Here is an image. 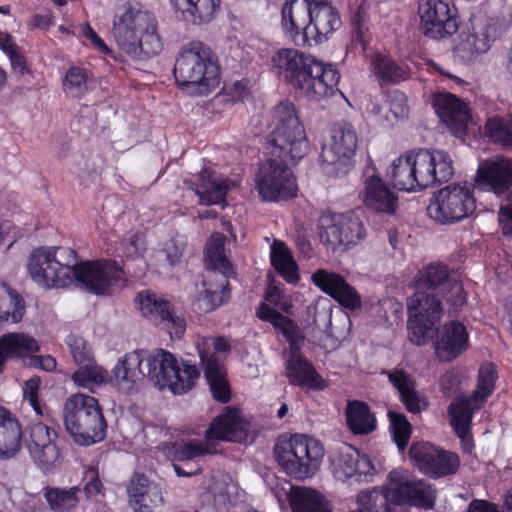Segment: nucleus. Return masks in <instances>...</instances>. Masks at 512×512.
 <instances>
[{
    "label": "nucleus",
    "mask_w": 512,
    "mask_h": 512,
    "mask_svg": "<svg viewBox=\"0 0 512 512\" xmlns=\"http://www.w3.org/2000/svg\"><path fill=\"white\" fill-rule=\"evenodd\" d=\"M365 237V226L353 211L331 215L329 224L320 232L322 243L332 251L340 246L349 248Z\"/></svg>",
    "instance_id": "dca6fc26"
},
{
    "label": "nucleus",
    "mask_w": 512,
    "mask_h": 512,
    "mask_svg": "<svg viewBox=\"0 0 512 512\" xmlns=\"http://www.w3.org/2000/svg\"><path fill=\"white\" fill-rule=\"evenodd\" d=\"M416 387L413 386L398 396L406 410L412 414H418L429 407L427 397L418 392Z\"/></svg>",
    "instance_id": "6e6d98bb"
},
{
    "label": "nucleus",
    "mask_w": 512,
    "mask_h": 512,
    "mask_svg": "<svg viewBox=\"0 0 512 512\" xmlns=\"http://www.w3.org/2000/svg\"><path fill=\"white\" fill-rule=\"evenodd\" d=\"M68 247L38 248L28 261L31 278L42 287L60 288L75 283L95 295H107L123 286V270L115 261L77 262Z\"/></svg>",
    "instance_id": "f03ea898"
},
{
    "label": "nucleus",
    "mask_w": 512,
    "mask_h": 512,
    "mask_svg": "<svg viewBox=\"0 0 512 512\" xmlns=\"http://www.w3.org/2000/svg\"><path fill=\"white\" fill-rule=\"evenodd\" d=\"M250 429L251 424L241 410L225 407L210 423L205 431V439L210 442L222 440L243 443L247 440Z\"/></svg>",
    "instance_id": "412c9836"
},
{
    "label": "nucleus",
    "mask_w": 512,
    "mask_h": 512,
    "mask_svg": "<svg viewBox=\"0 0 512 512\" xmlns=\"http://www.w3.org/2000/svg\"><path fill=\"white\" fill-rule=\"evenodd\" d=\"M25 312L24 300L5 284L0 286V323L11 319L13 323L22 320Z\"/></svg>",
    "instance_id": "c03bdc74"
},
{
    "label": "nucleus",
    "mask_w": 512,
    "mask_h": 512,
    "mask_svg": "<svg viewBox=\"0 0 512 512\" xmlns=\"http://www.w3.org/2000/svg\"><path fill=\"white\" fill-rule=\"evenodd\" d=\"M231 348L230 344L226 340V338L222 336H214V337H205L202 339L201 343L197 344L198 353L200 351H204L209 355H216V352H227Z\"/></svg>",
    "instance_id": "bf43d9fd"
},
{
    "label": "nucleus",
    "mask_w": 512,
    "mask_h": 512,
    "mask_svg": "<svg viewBox=\"0 0 512 512\" xmlns=\"http://www.w3.org/2000/svg\"><path fill=\"white\" fill-rule=\"evenodd\" d=\"M112 372L127 391L147 377L160 390L167 388L178 395L190 391L200 376L196 365L185 360L179 362L174 354L164 349L127 353L119 359Z\"/></svg>",
    "instance_id": "7ed1b4c3"
},
{
    "label": "nucleus",
    "mask_w": 512,
    "mask_h": 512,
    "mask_svg": "<svg viewBox=\"0 0 512 512\" xmlns=\"http://www.w3.org/2000/svg\"><path fill=\"white\" fill-rule=\"evenodd\" d=\"M257 315L260 319L270 322L275 327L282 328L289 321L287 317L264 303L260 305Z\"/></svg>",
    "instance_id": "69168bd1"
},
{
    "label": "nucleus",
    "mask_w": 512,
    "mask_h": 512,
    "mask_svg": "<svg viewBox=\"0 0 512 512\" xmlns=\"http://www.w3.org/2000/svg\"><path fill=\"white\" fill-rule=\"evenodd\" d=\"M487 137L494 143L512 147V115L507 118H490L485 125Z\"/></svg>",
    "instance_id": "de8ad7c7"
},
{
    "label": "nucleus",
    "mask_w": 512,
    "mask_h": 512,
    "mask_svg": "<svg viewBox=\"0 0 512 512\" xmlns=\"http://www.w3.org/2000/svg\"><path fill=\"white\" fill-rule=\"evenodd\" d=\"M57 438L56 430L42 422L30 426L29 453L37 466L43 471H50L59 459L60 452L56 444Z\"/></svg>",
    "instance_id": "5701e85b"
},
{
    "label": "nucleus",
    "mask_w": 512,
    "mask_h": 512,
    "mask_svg": "<svg viewBox=\"0 0 512 512\" xmlns=\"http://www.w3.org/2000/svg\"><path fill=\"white\" fill-rule=\"evenodd\" d=\"M217 453V448L210 441L174 442L166 447V454L174 461H191L196 458Z\"/></svg>",
    "instance_id": "79ce46f5"
},
{
    "label": "nucleus",
    "mask_w": 512,
    "mask_h": 512,
    "mask_svg": "<svg viewBox=\"0 0 512 512\" xmlns=\"http://www.w3.org/2000/svg\"><path fill=\"white\" fill-rule=\"evenodd\" d=\"M433 108L456 137H462L468 128L470 112L467 104L452 93H438L433 99Z\"/></svg>",
    "instance_id": "393cba45"
},
{
    "label": "nucleus",
    "mask_w": 512,
    "mask_h": 512,
    "mask_svg": "<svg viewBox=\"0 0 512 512\" xmlns=\"http://www.w3.org/2000/svg\"><path fill=\"white\" fill-rule=\"evenodd\" d=\"M112 35L119 49L132 59H147L162 50L155 16L130 3L117 8Z\"/></svg>",
    "instance_id": "423d86ee"
},
{
    "label": "nucleus",
    "mask_w": 512,
    "mask_h": 512,
    "mask_svg": "<svg viewBox=\"0 0 512 512\" xmlns=\"http://www.w3.org/2000/svg\"><path fill=\"white\" fill-rule=\"evenodd\" d=\"M272 63L283 81L307 98L320 100L338 91L340 72L337 66L324 63L311 54L293 48H282Z\"/></svg>",
    "instance_id": "20e7f679"
},
{
    "label": "nucleus",
    "mask_w": 512,
    "mask_h": 512,
    "mask_svg": "<svg viewBox=\"0 0 512 512\" xmlns=\"http://www.w3.org/2000/svg\"><path fill=\"white\" fill-rule=\"evenodd\" d=\"M65 342L76 365L87 363V361L93 359L90 348L87 347L85 339L81 336L70 334L66 337Z\"/></svg>",
    "instance_id": "4d7b16f0"
},
{
    "label": "nucleus",
    "mask_w": 512,
    "mask_h": 512,
    "mask_svg": "<svg viewBox=\"0 0 512 512\" xmlns=\"http://www.w3.org/2000/svg\"><path fill=\"white\" fill-rule=\"evenodd\" d=\"M274 456L287 475L304 480L312 477L319 469L324 449L317 440L303 434H295L277 440Z\"/></svg>",
    "instance_id": "9d476101"
},
{
    "label": "nucleus",
    "mask_w": 512,
    "mask_h": 512,
    "mask_svg": "<svg viewBox=\"0 0 512 512\" xmlns=\"http://www.w3.org/2000/svg\"><path fill=\"white\" fill-rule=\"evenodd\" d=\"M140 310L145 317L157 322L166 329L171 336L180 338L185 330V319L178 315L174 306L150 291H142L137 295Z\"/></svg>",
    "instance_id": "a211bd4d"
},
{
    "label": "nucleus",
    "mask_w": 512,
    "mask_h": 512,
    "mask_svg": "<svg viewBox=\"0 0 512 512\" xmlns=\"http://www.w3.org/2000/svg\"><path fill=\"white\" fill-rule=\"evenodd\" d=\"M484 402L471 394L470 396L459 395L450 403L448 415L452 428L464 430L471 427L474 414L479 411Z\"/></svg>",
    "instance_id": "f704fd0d"
},
{
    "label": "nucleus",
    "mask_w": 512,
    "mask_h": 512,
    "mask_svg": "<svg viewBox=\"0 0 512 512\" xmlns=\"http://www.w3.org/2000/svg\"><path fill=\"white\" fill-rule=\"evenodd\" d=\"M469 346V335L458 321L445 323L434 342L435 352L441 361L450 362L459 357Z\"/></svg>",
    "instance_id": "cd10ccee"
},
{
    "label": "nucleus",
    "mask_w": 512,
    "mask_h": 512,
    "mask_svg": "<svg viewBox=\"0 0 512 512\" xmlns=\"http://www.w3.org/2000/svg\"><path fill=\"white\" fill-rule=\"evenodd\" d=\"M63 420L67 432L80 446H90L106 436V420L92 396L77 393L69 397L63 407Z\"/></svg>",
    "instance_id": "1a4fd4ad"
},
{
    "label": "nucleus",
    "mask_w": 512,
    "mask_h": 512,
    "mask_svg": "<svg viewBox=\"0 0 512 512\" xmlns=\"http://www.w3.org/2000/svg\"><path fill=\"white\" fill-rule=\"evenodd\" d=\"M392 184L402 191H417V177H415L411 153L398 157L392 162L388 172Z\"/></svg>",
    "instance_id": "37998d69"
},
{
    "label": "nucleus",
    "mask_w": 512,
    "mask_h": 512,
    "mask_svg": "<svg viewBox=\"0 0 512 512\" xmlns=\"http://www.w3.org/2000/svg\"><path fill=\"white\" fill-rule=\"evenodd\" d=\"M285 375L289 384L309 390H323L325 382L314 366L302 354L289 355L285 362Z\"/></svg>",
    "instance_id": "c756f323"
},
{
    "label": "nucleus",
    "mask_w": 512,
    "mask_h": 512,
    "mask_svg": "<svg viewBox=\"0 0 512 512\" xmlns=\"http://www.w3.org/2000/svg\"><path fill=\"white\" fill-rule=\"evenodd\" d=\"M271 264L275 270L288 282L296 283L299 280V270L287 245L274 240L270 247Z\"/></svg>",
    "instance_id": "ea45409f"
},
{
    "label": "nucleus",
    "mask_w": 512,
    "mask_h": 512,
    "mask_svg": "<svg viewBox=\"0 0 512 512\" xmlns=\"http://www.w3.org/2000/svg\"><path fill=\"white\" fill-rule=\"evenodd\" d=\"M409 318L407 322L409 340L420 346L427 343L434 335L435 325L441 318L443 308L436 302L418 305L408 301Z\"/></svg>",
    "instance_id": "b1692460"
},
{
    "label": "nucleus",
    "mask_w": 512,
    "mask_h": 512,
    "mask_svg": "<svg viewBox=\"0 0 512 512\" xmlns=\"http://www.w3.org/2000/svg\"><path fill=\"white\" fill-rule=\"evenodd\" d=\"M357 144V134L352 125L345 123L335 127L331 142L322 147L320 154L323 171L334 176L347 173Z\"/></svg>",
    "instance_id": "f8f14e48"
},
{
    "label": "nucleus",
    "mask_w": 512,
    "mask_h": 512,
    "mask_svg": "<svg viewBox=\"0 0 512 512\" xmlns=\"http://www.w3.org/2000/svg\"><path fill=\"white\" fill-rule=\"evenodd\" d=\"M436 490L422 479H411L400 487H390L384 492V499L395 505L409 504L431 509L435 504Z\"/></svg>",
    "instance_id": "a878e982"
},
{
    "label": "nucleus",
    "mask_w": 512,
    "mask_h": 512,
    "mask_svg": "<svg viewBox=\"0 0 512 512\" xmlns=\"http://www.w3.org/2000/svg\"><path fill=\"white\" fill-rule=\"evenodd\" d=\"M380 374L388 378L389 383L397 391L398 396L413 386H417L415 378L402 368L384 369Z\"/></svg>",
    "instance_id": "5fc2aeb1"
},
{
    "label": "nucleus",
    "mask_w": 512,
    "mask_h": 512,
    "mask_svg": "<svg viewBox=\"0 0 512 512\" xmlns=\"http://www.w3.org/2000/svg\"><path fill=\"white\" fill-rule=\"evenodd\" d=\"M205 263L208 269L219 272L221 279L228 284L227 277L232 273L230 261L225 256V237L221 233L213 234L205 247Z\"/></svg>",
    "instance_id": "4c0bfd02"
},
{
    "label": "nucleus",
    "mask_w": 512,
    "mask_h": 512,
    "mask_svg": "<svg viewBox=\"0 0 512 512\" xmlns=\"http://www.w3.org/2000/svg\"><path fill=\"white\" fill-rule=\"evenodd\" d=\"M331 470L336 480L352 484L366 481L374 472V466L367 455L347 446L331 457Z\"/></svg>",
    "instance_id": "6ab92c4d"
},
{
    "label": "nucleus",
    "mask_w": 512,
    "mask_h": 512,
    "mask_svg": "<svg viewBox=\"0 0 512 512\" xmlns=\"http://www.w3.org/2000/svg\"><path fill=\"white\" fill-rule=\"evenodd\" d=\"M200 360L204 368V376L210 386L213 398L218 402L227 403L231 398L230 388L225 378L224 366L215 355L200 351Z\"/></svg>",
    "instance_id": "2f4dec72"
},
{
    "label": "nucleus",
    "mask_w": 512,
    "mask_h": 512,
    "mask_svg": "<svg viewBox=\"0 0 512 512\" xmlns=\"http://www.w3.org/2000/svg\"><path fill=\"white\" fill-rule=\"evenodd\" d=\"M249 81L242 79L235 81L232 85L226 87V94L230 96L232 102H243L250 97Z\"/></svg>",
    "instance_id": "0e129e2a"
},
{
    "label": "nucleus",
    "mask_w": 512,
    "mask_h": 512,
    "mask_svg": "<svg viewBox=\"0 0 512 512\" xmlns=\"http://www.w3.org/2000/svg\"><path fill=\"white\" fill-rule=\"evenodd\" d=\"M475 188L492 191L498 197L512 200V160L495 158L479 165Z\"/></svg>",
    "instance_id": "f3484780"
},
{
    "label": "nucleus",
    "mask_w": 512,
    "mask_h": 512,
    "mask_svg": "<svg viewBox=\"0 0 512 512\" xmlns=\"http://www.w3.org/2000/svg\"><path fill=\"white\" fill-rule=\"evenodd\" d=\"M42 491L50 508L55 512H63L77 506L79 502L78 494L81 490L79 487L74 486L69 489L44 487Z\"/></svg>",
    "instance_id": "a18cd8bd"
},
{
    "label": "nucleus",
    "mask_w": 512,
    "mask_h": 512,
    "mask_svg": "<svg viewBox=\"0 0 512 512\" xmlns=\"http://www.w3.org/2000/svg\"><path fill=\"white\" fill-rule=\"evenodd\" d=\"M184 184L199 197L200 205L226 207V196L231 182L216 171L208 168L202 169L189 180L185 179Z\"/></svg>",
    "instance_id": "4be33fe9"
},
{
    "label": "nucleus",
    "mask_w": 512,
    "mask_h": 512,
    "mask_svg": "<svg viewBox=\"0 0 512 512\" xmlns=\"http://www.w3.org/2000/svg\"><path fill=\"white\" fill-rule=\"evenodd\" d=\"M273 130L267 137L270 157L263 162L256 174V190L264 201L276 202L296 196L297 184L290 169L308 151L305 129L295 106L282 101L272 113Z\"/></svg>",
    "instance_id": "f257e3e1"
},
{
    "label": "nucleus",
    "mask_w": 512,
    "mask_h": 512,
    "mask_svg": "<svg viewBox=\"0 0 512 512\" xmlns=\"http://www.w3.org/2000/svg\"><path fill=\"white\" fill-rule=\"evenodd\" d=\"M381 500L385 504V512H390L389 503L385 501L384 494L380 495L376 490L362 491L357 495L355 509L349 512H379L378 501Z\"/></svg>",
    "instance_id": "864d4df0"
},
{
    "label": "nucleus",
    "mask_w": 512,
    "mask_h": 512,
    "mask_svg": "<svg viewBox=\"0 0 512 512\" xmlns=\"http://www.w3.org/2000/svg\"><path fill=\"white\" fill-rule=\"evenodd\" d=\"M173 74L178 87L191 96L209 95L221 80L217 55L210 46L198 40L181 47Z\"/></svg>",
    "instance_id": "0eeeda50"
},
{
    "label": "nucleus",
    "mask_w": 512,
    "mask_h": 512,
    "mask_svg": "<svg viewBox=\"0 0 512 512\" xmlns=\"http://www.w3.org/2000/svg\"><path fill=\"white\" fill-rule=\"evenodd\" d=\"M289 501L294 512H331L323 496L307 487H292Z\"/></svg>",
    "instance_id": "a19ab883"
},
{
    "label": "nucleus",
    "mask_w": 512,
    "mask_h": 512,
    "mask_svg": "<svg viewBox=\"0 0 512 512\" xmlns=\"http://www.w3.org/2000/svg\"><path fill=\"white\" fill-rule=\"evenodd\" d=\"M38 341L25 333H8L0 337V371L9 359H22L39 351Z\"/></svg>",
    "instance_id": "72a5a7b5"
},
{
    "label": "nucleus",
    "mask_w": 512,
    "mask_h": 512,
    "mask_svg": "<svg viewBox=\"0 0 512 512\" xmlns=\"http://www.w3.org/2000/svg\"><path fill=\"white\" fill-rule=\"evenodd\" d=\"M414 293L409 298L418 305L436 302L442 307V299L450 303L449 313L456 314L466 303V293L457 280L449 276L448 267L440 262L430 263L420 269L413 281Z\"/></svg>",
    "instance_id": "6e6552de"
},
{
    "label": "nucleus",
    "mask_w": 512,
    "mask_h": 512,
    "mask_svg": "<svg viewBox=\"0 0 512 512\" xmlns=\"http://www.w3.org/2000/svg\"><path fill=\"white\" fill-rule=\"evenodd\" d=\"M346 422L354 435H367L376 429L375 415L362 401H349L345 410Z\"/></svg>",
    "instance_id": "c9c22d12"
},
{
    "label": "nucleus",
    "mask_w": 512,
    "mask_h": 512,
    "mask_svg": "<svg viewBox=\"0 0 512 512\" xmlns=\"http://www.w3.org/2000/svg\"><path fill=\"white\" fill-rule=\"evenodd\" d=\"M498 222L503 235L512 237V204L500 206Z\"/></svg>",
    "instance_id": "774afa93"
},
{
    "label": "nucleus",
    "mask_w": 512,
    "mask_h": 512,
    "mask_svg": "<svg viewBox=\"0 0 512 512\" xmlns=\"http://www.w3.org/2000/svg\"><path fill=\"white\" fill-rule=\"evenodd\" d=\"M312 283L345 309L354 311L361 307V295L345 277L332 270L320 268L311 275Z\"/></svg>",
    "instance_id": "aec40b11"
},
{
    "label": "nucleus",
    "mask_w": 512,
    "mask_h": 512,
    "mask_svg": "<svg viewBox=\"0 0 512 512\" xmlns=\"http://www.w3.org/2000/svg\"><path fill=\"white\" fill-rule=\"evenodd\" d=\"M282 27L297 46L325 42L342 24L339 11L329 0H291L281 10Z\"/></svg>",
    "instance_id": "39448f33"
},
{
    "label": "nucleus",
    "mask_w": 512,
    "mask_h": 512,
    "mask_svg": "<svg viewBox=\"0 0 512 512\" xmlns=\"http://www.w3.org/2000/svg\"><path fill=\"white\" fill-rule=\"evenodd\" d=\"M371 67L381 85L397 84L409 78L406 65H399L390 56L377 53L371 58Z\"/></svg>",
    "instance_id": "e433bc0d"
},
{
    "label": "nucleus",
    "mask_w": 512,
    "mask_h": 512,
    "mask_svg": "<svg viewBox=\"0 0 512 512\" xmlns=\"http://www.w3.org/2000/svg\"><path fill=\"white\" fill-rule=\"evenodd\" d=\"M22 428L16 417L0 406V459H10L21 449Z\"/></svg>",
    "instance_id": "7c9ffc66"
},
{
    "label": "nucleus",
    "mask_w": 512,
    "mask_h": 512,
    "mask_svg": "<svg viewBox=\"0 0 512 512\" xmlns=\"http://www.w3.org/2000/svg\"><path fill=\"white\" fill-rule=\"evenodd\" d=\"M183 20L195 25L212 21L220 8L221 0H170Z\"/></svg>",
    "instance_id": "473e14b6"
},
{
    "label": "nucleus",
    "mask_w": 512,
    "mask_h": 512,
    "mask_svg": "<svg viewBox=\"0 0 512 512\" xmlns=\"http://www.w3.org/2000/svg\"><path fill=\"white\" fill-rule=\"evenodd\" d=\"M476 210L474 190L467 182L454 183L440 189L427 208L431 219L439 224H453Z\"/></svg>",
    "instance_id": "9b49d317"
},
{
    "label": "nucleus",
    "mask_w": 512,
    "mask_h": 512,
    "mask_svg": "<svg viewBox=\"0 0 512 512\" xmlns=\"http://www.w3.org/2000/svg\"><path fill=\"white\" fill-rule=\"evenodd\" d=\"M128 495L135 512H152L163 503L161 485L143 474L134 475L128 487Z\"/></svg>",
    "instance_id": "c85d7f7f"
},
{
    "label": "nucleus",
    "mask_w": 512,
    "mask_h": 512,
    "mask_svg": "<svg viewBox=\"0 0 512 512\" xmlns=\"http://www.w3.org/2000/svg\"><path fill=\"white\" fill-rule=\"evenodd\" d=\"M497 38V28L494 23L487 20L477 31L464 36L461 35L459 49L470 53L471 56L487 52L491 43Z\"/></svg>",
    "instance_id": "58836bf2"
},
{
    "label": "nucleus",
    "mask_w": 512,
    "mask_h": 512,
    "mask_svg": "<svg viewBox=\"0 0 512 512\" xmlns=\"http://www.w3.org/2000/svg\"><path fill=\"white\" fill-rule=\"evenodd\" d=\"M39 387L40 379L38 377H32L28 379L23 387V397L30 403L38 415H42L41 406L38 399Z\"/></svg>",
    "instance_id": "680f3d73"
},
{
    "label": "nucleus",
    "mask_w": 512,
    "mask_h": 512,
    "mask_svg": "<svg viewBox=\"0 0 512 512\" xmlns=\"http://www.w3.org/2000/svg\"><path fill=\"white\" fill-rule=\"evenodd\" d=\"M63 91L69 97L81 98L87 92V72L80 67H70L63 79Z\"/></svg>",
    "instance_id": "8fccbe9b"
},
{
    "label": "nucleus",
    "mask_w": 512,
    "mask_h": 512,
    "mask_svg": "<svg viewBox=\"0 0 512 512\" xmlns=\"http://www.w3.org/2000/svg\"><path fill=\"white\" fill-rule=\"evenodd\" d=\"M359 199L368 208L376 212L393 214L397 208L398 197L377 174L366 175Z\"/></svg>",
    "instance_id": "bb28decb"
},
{
    "label": "nucleus",
    "mask_w": 512,
    "mask_h": 512,
    "mask_svg": "<svg viewBox=\"0 0 512 512\" xmlns=\"http://www.w3.org/2000/svg\"><path fill=\"white\" fill-rule=\"evenodd\" d=\"M409 454L422 473L435 479L455 475L460 468V458L455 452L428 442L413 444Z\"/></svg>",
    "instance_id": "2eb2a0df"
},
{
    "label": "nucleus",
    "mask_w": 512,
    "mask_h": 512,
    "mask_svg": "<svg viewBox=\"0 0 512 512\" xmlns=\"http://www.w3.org/2000/svg\"><path fill=\"white\" fill-rule=\"evenodd\" d=\"M143 242L139 234H132L128 239L120 242L118 252L120 256L126 258H135L140 255Z\"/></svg>",
    "instance_id": "052dcab7"
},
{
    "label": "nucleus",
    "mask_w": 512,
    "mask_h": 512,
    "mask_svg": "<svg viewBox=\"0 0 512 512\" xmlns=\"http://www.w3.org/2000/svg\"><path fill=\"white\" fill-rule=\"evenodd\" d=\"M418 190L447 182L454 174L450 155L439 149H419L411 152Z\"/></svg>",
    "instance_id": "ddd939ff"
},
{
    "label": "nucleus",
    "mask_w": 512,
    "mask_h": 512,
    "mask_svg": "<svg viewBox=\"0 0 512 512\" xmlns=\"http://www.w3.org/2000/svg\"><path fill=\"white\" fill-rule=\"evenodd\" d=\"M186 244L180 241H171L166 247V259L171 266H176L185 255Z\"/></svg>",
    "instance_id": "338daca9"
},
{
    "label": "nucleus",
    "mask_w": 512,
    "mask_h": 512,
    "mask_svg": "<svg viewBox=\"0 0 512 512\" xmlns=\"http://www.w3.org/2000/svg\"><path fill=\"white\" fill-rule=\"evenodd\" d=\"M227 285L228 284H225V281L221 279L220 291H213L210 288H206L195 303V305L198 306V310L201 313H208L226 302L229 298V290L226 287Z\"/></svg>",
    "instance_id": "3c124183"
},
{
    "label": "nucleus",
    "mask_w": 512,
    "mask_h": 512,
    "mask_svg": "<svg viewBox=\"0 0 512 512\" xmlns=\"http://www.w3.org/2000/svg\"><path fill=\"white\" fill-rule=\"evenodd\" d=\"M496 379L497 375L493 364L482 365L479 369L477 389L472 394L485 403L494 391Z\"/></svg>",
    "instance_id": "603ef678"
},
{
    "label": "nucleus",
    "mask_w": 512,
    "mask_h": 512,
    "mask_svg": "<svg viewBox=\"0 0 512 512\" xmlns=\"http://www.w3.org/2000/svg\"><path fill=\"white\" fill-rule=\"evenodd\" d=\"M418 16L423 34L431 39L451 36L458 30L450 0H418Z\"/></svg>",
    "instance_id": "4468645a"
},
{
    "label": "nucleus",
    "mask_w": 512,
    "mask_h": 512,
    "mask_svg": "<svg viewBox=\"0 0 512 512\" xmlns=\"http://www.w3.org/2000/svg\"><path fill=\"white\" fill-rule=\"evenodd\" d=\"M281 329L287 341L289 342V355H294V353L296 355L302 354L301 345L303 343V337L298 333L292 321L289 320L288 323H285Z\"/></svg>",
    "instance_id": "e2e57ef3"
},
{
    "label": "nucleus",
    "mask_w": 512,
    "mask_h": 512,
    "mask_svg": "<svg viewBox=\"0 0 512 512\" xmlns=\"http://www.w3.org/2000/svg\"><path fill=\"white\" fill-rule=\"evenodd\" d=\"M77 366L78 369L72 374V380L79 387L92 389L108 379V372L97 365L94 358Z\"/></svg>",
    "instance_id": "49530a36"
},
{
    "label": "nucleus",
    "mask_w": 512,
    "mask_h": 512,
    "mask_svg": "<svg viewBox=\"0 0 512 512\" xmlns=\"http://www.w3.org/2000/svg\"><path fill=\"white\" fill-rule=\"evenodd\" d=\"M389 110L395 119H405L409 115V106L407 104L406 95L399 91L394 90L388 96Z\"/></svg>",
    "instance_id": "13d9d810"
},
{
    "label": "nucleus",
    "mask_w": 512,
    "mask_h": 512,
    "mask_svg": "<svg viewBox=\"0 0 512 512\" xmlns=\"http://www.w3.org/2000/svg\"><path fill=\"white\" fill-rule=\"evenodd\" d=\"M390 432L398 449L403 451L408 445L412 426L403 413L389 411Z\"/></svg>",
    "instance_id": "09e8293b"
}]
</instances>
